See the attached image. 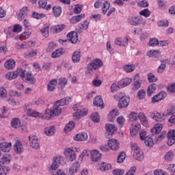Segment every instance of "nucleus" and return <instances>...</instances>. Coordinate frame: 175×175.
Here are the masks:
<instances>
[{
    "mask_svg": "<svg viewBox=\"0 0 175 175\" xmlns=\"http://www.w3.org/2000/svg\"><path fill=\"white\" fill-rule=\"evenodd\" d=\"M67 38L68 40H59V42H62V44H66L65 43H69V42H71L72 44L77 43L79 34L76 31H71L67 34Z\"/></svg>",
    "mask_w": 175,
    "mask_h": 175,
    "instance_id": "obj_4",
    "label": "nucleus"
},
{
    "mask_svg": "<svg viewBox=\"0 0 175 175\" xmlns=\"http://www.w3.org/2000/svg\"><path fill=\"white\" fill-rule=\"evenodd\" d=\"M103 65V62L100 59H94L88 64L87 69L89 72H92L99 69Z\"/></svg>",
    "mask_w": 175,
    "mask_h": 175,
    "instance_id": "obj_5",
    "label": "nucleus"
},
{
    "mask_svg": "<svg viewBox=\"0 0 175 175\" xmlns=\"http://www.w3.org/2000/svg\"><path fill=\"white\" fill-rule=\"evenodd\" d=\"M93 104L96 106V107H100V109H105V103H103V99L100 96H98L94 98Z\"/></svg>",
    "mask_w": 175,
    "mask_h": 175,
    "instance_id": "obj_22",
    "label": "nucleus"
},
{
    "mask_svg": "<svg viewBox=\"0 0 175 175\" xmlns=\"http://www.w3.org/2000/svg\"><path fill=\"white\" fill-rule=\"evenodd\" d=\"M27 12H28V7H23L18 15V20L23 21L25 17H27Z\"/></svg>",
    "mask_w": 175,
    "mask_h": 175,
    "instance_id": "obj_31",
    "label": "nucleus"
},
{
    "mask_svg": "<svg viewBox=\"0 0 175 175\" xmlns=\"http://www.w3.org/2000/svg\"><path fill=\"white\" fill-rule=\"evenodd\" d=\"M88 25H90V23L87 21H85L79 24V28L83 31H87V29H88Z\"/></svg>",
    "mask_w": 175,
    "mask_h": 175,
    "instance_id": "obj_59",
    "label": "nucleus"
},
{
    "mask_svg": "<svg viewBox=\"0 0 175 175\" xmlns=\"http://www.w3.org/2000/svg\"><path fill=\"white\" fill-rule=\"evenodd\" d=\"M109 8H110V3L107 1H105L103 3V6H102V10H103V14H106V13H107V11L109 10Z\"/></svg>",
    "mask_w": 175,
    "mask_h": 175,
    "instance_id": "obj_50",
    "label": "nucleus"
},
{
    "mask_svg": "<svg viewBox=\"0 0 175 175\" xmlns=\"http://www.w3.org/2000/svg\"><path fill=\"white\" fill-rule=\"evenodd\" d=\"M135 68V66L133 64H126L124 66V70L126 71V73H131V72H133Z\"/></svg>",
    "mask_w": 175,
    "mask_h": 175,
    "instance_id": "obj_47",
    "label": "nucleus"
},
{
    "mask_svg": "<svg viewBox=\"0 0 175 175\" xmlns=\"http://www.w3.org/2000/svg\"><path fill=\"white\" fill-rule=\"evenodd\" d=\"M155 90H157V84L152 83L150 84L147 90V95L148 96H151L154 92H155Z\"/></svg>",
    "mask_w": 175,
    "mask_h": 175,
    "instance_id": "obj_39",
    "label": "nucleus"
},
{
    "mask_svg": "<svg viewBox=\"0 0 175 175\" xmlns=\"http://www.w3.org/2000/svg\"><path fill=\"white\" fill-rule=\"evenodd\" d=\"M125 158H126V154L124 152H121L119 153V155L117 159L118 163H122L124 161H125Z\"/></svg>",
    "mask_w": 175,
    "mask_h": 175,
    "instance_id": "obj_45",
    "label": "nucleus"
},
{
    "mask_svg": "<svg viewBox=\"0 0 175 175\" xmlns=\"http://www.w3.org/2000/svg\"><path fill=\"white\" fill-rule=\"evenodd\" d=\"M158 44H159V41L155 38H152L148 43V45L151 47H155V46H158Z\"/></svg>",
    "mask_w": 175,
    "mask_h": 175,
    "instance_id": "obj_62",
    "label": "nucleus"
},
{
    "mask_svg": "<svg viewBox=\"0 0 175 175\" xmlns=\"http://www.w3.org/2000/svg\"><path fill=\"white\" fill-rule=\"evenodd\" d=\"M166 169L172 175H175V164H167L166 165Z\"/></svg>",
    "mask_w": 175,
    "mask_h": 175,
    "instance_id": "obj_53",
    "label": "nucleus"
},
{
    "mask_svg": "<svg viewBox=\"0 0 175 175\" xmlns=\"http://www.w3.org/2000/svg\"><path fill=\"white\" fill-rule=\"evenodd\" d=\"M167 146H173L175 143V130L172 129L170 130L167 135Z\"/></svg>",
    "mask_w": 175,
    "mask_h": 175,
    "instance_id": "obj_16",
    "label": "nucleus"
},
{
    "mask_svg": "<svg viewBox=\"0 0 175 175\" xmlns=\"http://www.w3.org/2000/svg\"><path fill=\"white\" fill-rule=\"evenodd\" d=\"M148 57L150 58H158L161 55V51L159 50H151L147 53Z\"/></svg>",
    "mask_w": 175,
    "mask_h": 175,
    "instance_id": "obj_37",
    "label": "nucleus"
},
{
    "mask_svg": "<svg viewBox=\"0 0 175 175\" xmlns=\"http://www.w3.org/2000/svg\"><path fill=\"white\" fill-rule=\"evenodd\" d=\"M16 66V61L13 59H10L7 60L4 64V67L5 69H8V70H10V69H14V68Z\"/></svg>",
    "mask_w": 175,
    "mask_h": 175,
    "instance_id": "obj_30",
    "label": "nucleus"
},
{
    "mask_svg": "<svg viewBox=\"0 0 175 175\" xmlns=\"http://www.w3.org/2000/svg\"><path fill=\"white\" fill-rule=\"evenodd\" d=\"M85 17V15L84 14H81L79 15L73 16L70 21L71 24H77V23H79V21H81L83 18Z\"/></svg>",
    "mask_w": 175,
    "mask_h": 175,
    "instance_id": "obj_29",
    "label": "nucleus"
},
{
    "mask_svg": "<svg viewBox=\"0 0 175 175\" xmlns=\"http://www.w3.org/2000/svg\"><path fill=\"white\" fill-rule=\"evenodd\" d=\"M79 152L80 151L79 148H77V147H71V148H66L64 149V156L68 161H70V162H73L75 159L77 158L76 152Z\"/></svg>",
    "mask_w": 175,
    "mask_h": 175,
    "instance_id": "obj_2",
    "label": "nucleus"
},
{
    "mask_svg": "<svg viewBox=\"0 0 175 175\" xmlns=\"http://www.w3.org/2000/svg\"><path fill=\"white\" fill-rule=\"evenodd\" d=\"M132 83V79L124 78L121 79L118 82V88H124V87H127Z\"/></svg>",
    "mask_w": 175,
    "mask_h": 175,
    "instance_id": "obj_21",
    "label": "nucleus"
},
{
    "mask_svg": "<svg viewBox=\"0 0 175 175\" xmlns=\"http://www.w3.org/2000/svg\"><path fill=\"white\" fill-rule=\"evenodd\" d=\"M10 172V167H1L0 166V175H6Z\"/></svg>",
    "mask_w": 175,
    "mask_h": 175,
    "instance_id": "obj_58",
    "label": "nucleus"
},
{
    "mask_svg": "<svg viewBox=\"0 0 175 175\" xmlns=\"http://www.w3.org/2000/svg\"><path fill=\"white\" fill-rule=\"evenodd\" d=\"M96 168L97 170H100V172H107L108 170H111V169H113V165L109 163L103 162L98 163Z\"/></svg>",
    "mask_w": 175,
    "mask_h": 175,
    "instance_id": "obj_14",
    "label": "nucleus"
},
{
    "mask_svg": "<svg viewBox=\"0 0 175 175\" xmlns=\"http://www.w3.org/2000/svg\"><path fill=\"white\" fill-rule=\"evenodd\" d=\"M131 150L133 151V158L137 161H143L144 159V155L143 151L140 150V148L137 146L136 144H131Z\"/></svg>",
    "mask_w": 175,
    "mask_h": 175,
    "instance_id": "obj_3",
    "label": "nucleus"
},
{
    "mask_svg": "<svg viewBox=\"0 0 175 175\" xmlns=\"http://www.w3.org/2000/svg\"><path fill=\"white\" fill-rule=\"evenodd\" d=\"M174 157V153H173V152H172V151H169L165 154V155L164 157V159L167 162H170V161H172V159H173Z\"/></svg>",
    "mask_w": 175,
    "mask_h": 175,
    "instance_id": "obj_48",
    "label": "nucleus"
},
{
    "mask_svg": "<svg viewBox=\"0 0 175 175\" xmlns=\"http://www.w3.org/2000/svg\"><path fill=\"white\" fill-rule=\"evenodd\" d=\"M55 133V126L47 127V128H45L44 129V133L47 136H52V135Z\"/></svg>",
    "mask_w": 175,
    "mask_h": 175,
    "instance_id": "obj_43",
    "label": "nucleus"
},
{
    "mask_svg": "<svg viewBox=\"0 0 175 175\" xmlns=\"http://www.w3.org/2000/svg\"><path fill=\"white\" fill-rule=\"evenodd\" d=\"M138 118L143 125V126H145L147 128L148 126V120H147V117H146V115H144L143 113L140 112L138 115Z\"/></svg>",
    "mask_w": 175,
    "mask_h": 175,
    "instance_id": "obj_28",
    "label": "nucleus"
},
{
    "mask_svg": "<svg viewBox=\"0 0 175 175\" xmlns=\"http://www.w3.org/2000/svg\"><path fill=\"white\" fill-rule=\"evenodd\" d=\"M105 129L107 132H109V135H114L117 132V126L114 124H107Z\"/></svg>",
    "mask_w": 175,
    "mask_h": 175,
    "instance_id": "obj_32",
    "label": "nucleus"
},
{
    "mask_svg": "<svg viewBox=\"0 0 175 175\" xmlns=\"http://www.w3.org/2000/svg\"><path fill=\"white\" fill-rule=\"evenodd\" d=\"M88 139V134L87 133H79L73 137L75 142H85Z\"/></svg>",
    "mask_w": 175,
    "mask_h": 175,
    "instance_id": "obj_18",
    "label": "nucleus"
},
{
    "mask_svg": "<svg viewBox=\"0 0 175 175\" xmlns=\"http://www.w3.org/2000/svg\"><path fill=\"white\" fill-rule=\"evenodd\" d=\"M140 128H142V125H140V123L132 124L130 126L131 136L132 137H135V136H137L139 131H140Z\"/></svg>",
    "mask_w": 175,
    "mask_h": 175,
    "instance_id": "obj_9",
    "label": "nucleus"
},
{
    "mask_svg": "<svg viewBox=\"0 0 175 175\" xmlns=\"http://www.w3.org/2000/svg\"><path fill=\"white\" fill-rule=\"evenodd\" d=\"M88 114V111L84 110H78L75 113H73L74 120H80L82 117H85Z\"/></svg>",
    "mask_w": 175,
    "mask_h": 175,
    "instance_id": "obj_23",
    "label": "nucleus"
},
{
    "mask_svg": "<svg viewBox=\"0 0 175 175\" xmlns=\"http://www.w3.org/2000/svg\"><path fill=\"white\" fill-rule=\"evenodd\" d=\"M57 84H58V81L56 79H52L49 81L47 85V91L49 92H53L54 90H55V87H57Z\"/></svg>",
    "mask_w": 175,
    "mask_h": 175,
    "instance_id": "obj_33",
    "label": "nucleus"
},
{
    "mask_svg": "<svg viewBox=\"0 0 175 175\" xmlns=\"http://www.w3.org/2000/svg\"><path fill=\"white\" fill-rule=\"evenodd\" d=\"M80 170V163L75 162L68 170V175H73Z\"/></svg>",
    "mask_w": 175,
    "mask_h": 175,
    "instance_id": "obj_19",
    "label": "nucleus"
},
{
    "mask_svg": "<svg viewBox=\"0 0 175 175\" xmlns=\"http://www.w3.org/2000/svg\"><path fill=\"white\" fill-rule=\"evenodd\" d=\"M11 126L12 128H15L16 129L17 128H20V126H21V122L20 121V119L17 118H13L11 122Z\"/></svg>",
    "mask_w": 175,
    "mask_h": 175,
    "instance_id": "obj_41",
    "label": "nucleus"
},
{
    "mask_svg": "<svg viewBox=\"0 0 175 175\" xmlns=\"http://www.w3.org/2000/svg\"><path fill=\"white\" fill-rule=\"evenodd\" d=\"M32 17H33V18H36L37 20H40V18H44V17H46V15L42 13L33 12Z\"/></svg>",
    "mask_w": 175,
    "mask_h": 175,
    "instance_id": "obj_60",
    "label": "nucleus"
},
{
    "mask_svg": "<svg viewBox=\"0 0 175 175\" xmlns=\"http://www.w3.org/2000/svg\"><path fill=\"white\" fill-rule=\"evenodd\" d=\"M63 54H65V51L64 49L60 48L58 49H56L55 51H53L51 54L52 58H58V57H61Z\"/></svg>",
    "mask_w": 175,
    "mask_h": 175,
    "instance_id": "obj_36",
    "label": "nucleus"
},
{
    "mask_svg": "<svg viewBox=\"0 0 175 175\" xmlns=\"http://www.w3.org/2000/svg\"><path fill=\"white\" fill-rule=\"evenodd\" d=\"M0 150L3 152H9L12 150V143L2 142L0 143Z\"/></svg>",
    "mask_w": 175,
    "mask_h": 175,
    "instance_id": "obj_25",
    "label": "nucleus"
},
{
    "mask_svg": "<svg viewBox=\"0 0 175 175\" xmlns=\"http://www.w3.org/2000/svg\"><path fill=\"white\" fill-rule=\"evenodd\" d=\"M66 84H68L66 78H59L58 85H60L61 88H64Z\"/></svg>",
    "mask_w": 175,
    "mask_h": 175,
    "instance_id": "obj_61",
    "label": "nucleus"
},
{
    "mask_svg": "<svg viewBox=\"0 0 175 175\" xmlns=\"http://www.w3.org/2000/svg\"><path fill=\"white\" fill-rule=\"evenodd\" d=\"M29 144L32 148H35L38 150L40 147L39 139H38V137L31 135L29 137Z\"/></svg>",
    "mask_w": 175,
    "mask_h": 175,
    "instance_id": "obj_17",
    "label": "nucleus"
},
{
    "mask_svg": "<svg viewBox=\"0 0 175 175\" xmlns=\"http://www.w3.org/2000/svg\"><path fill=\"white\" fill-rule=\"evenodd\" d=\"M19 72L18 71H11L8 72L5 74V79L7 80H14V79H17L18 77Z\"/></svg>",
    "mask_w": 175,
    "mask_h": 175,
    "instance_id": "obj_27",
    "label": "nucleus"
},
{
    "mask_svg": "<svg viewBox=\"0 0 175 175\" xmlns=\"http://www.w3.org/2000/svg\"><path fill=\"white\" fill-rule=\"evenodd\" d=\"M10 162H12V154L5 153L1 158L0 166L1 167H9V166L5 165H9Z\"/></svg>",
    "mask_w": 175,
    "mask_h": 175,
    "instance_id": "obj_7",
    "label": "nucleus"
},
{
    "mask_svg": "<svg viewBox=\"0 0 175 175\" xmlns=\"http://www.w3.org/2000/svg\"><path fill=\"white\" fill-rule=\"evenodd\" d=\"M108 147L110 148V150H112L113 151H117L120 148V142L116 139H111L108 140L107 142Z\"/></svg>",
    "mask_w": 175,
    "mask_h": 175,
    "instance_id": "obj_12",
    "label": "nucleus"
},
{
    "mask_svg": "<svg viewBox=\"0 0 175 175\" xmlns=\"http://www.w3.org/2000/svg\"><path fill=\"white\" fill-rule=\"evenodd\" d=\"M75 128V123L73 122H69L68 124L64 128L66 132H70Z\"/></svg>",
    "mask_w": 175,
    "mask_h": 175,
    "instance_id": "obj_57",
    "label": "nucleus"
},
{
    "mask_svg": "<svg viewBox=\"0 0 175 175\" xmlns=\"http://www.w3.org/2000/svg\"><path fill=\"white\" fill-rule=\"evenodd\" d=\"M145 144L148 147H152L154 146V141L151 137H146L145 139Z\"/></svg>",
    "mask_w": 175,
    "mask_h": 175,
    "instance_id": "obj_51",
    "label": "nucleus"
},
{
    "mask_svg": "<svg viewBox=\"0 0 175 175\" xmlns=\"http://www.w3.org/2000/svg\"><path fill=\"white\" fill-rule=\"evenodd\" d=\"M40 32L44 38H49V26H44L40 29Z\"/></svg>",
    "mask_w": 175,
    "mask_h": 175,
    "instance_id": "obj_54",
    "label": "nucleus"
},
{
    "mask_svg": "<svg viewBox=\"0 0 175 175\" xmlns=\"http://www.w3.org/2000/svg\"><path fill=\"white\" fill-rule=\"evenodd\" d=\"M80 58H81V55L80 51H75L72 56V61L73 64H78V62H80Z\"/></svg>",
    "mask_w": 175,
    "mask_h": 175,
    "instance_id": "obj_35",
    "label": "nucleus"
},
{
    "mask_svg": "<svg viewBox=\"0 0 175 175\" xmlns=\"http://www.w3.org/2000/svg\"><path fill=\"white\" fill-rule=\"evenodd\" d=\"M151 14V12H150V10L146 8V9H144L142 11L139 12V16H143L144 17H150Z\"/></svg>",
    "mask_w": 175,
    "mask_h": 175,
    "instance_id": "obj_55",
    "label": "nucleus"
},
{
    "mask_svg": "<svg viewBox=\"0 0 175 175\" xmlns=\"http://www.w3.org/2000/svg\"><path fill=\"white\" fill-rule=\"evenodd\" d=\"M62 161V157L58 156L54 158L53 162L52 163V165H51V170H57L58 167H59V163H61V161Z\"/></svg>",
    "mask_w": 175,
    "mask_h": 175,
    "instance_id": "obj_24",
    "label": "nucleus"
},
{
    "mask_svg": "<svg viewBox=\"0 0 175 175\" xmlns=\"http://www.w3.org/2000/svg\"><path fill=\"white\" fill-rule=\"evenodd\" d=\"M90 157L92 162H98L102 158V154L98 150H93L90 151Z\"/></svg>",
    "mask_w": 175,
    "mask_h": 175,
    "instance_id": "obj_13",
    "label": "nucleus"
},
{
    "mask_svg": "<svg viewBox=\"0 0 175 175\" xmlns=\"http://www.w3.org/2000/svg\"><path fill=\"white\" fill-rule=\"evenodd\" d=\"M53 12L55 17H59L61 13H62V8L56 5L53 8Z\"/></svg>",
    "mask_w": 175,
    "mask_h": 175,
    "instance_id": "obj_42",
    "label": "nucleus"
},
{
    "mask_svg": "<svg viewBox=\"0 0 175 175\" xmlns=\"http://www.w3.org/2000/svg\"><path fill=\"white\" fill-rule=\"evenodd\" d=\"M117 116H120V112L118 110H111L108 115L109 121H113Z\"/></svg>",
    "mask_w": 175,
    "mask_h": 175,
    "instance_id": "obj_40",
    "label": "nucleus"
},
{
    "mask_svg": "<svg viewBox=\"0 0 175 175\" xmlns=\"http://www.w3.org/2000/svg\"><path fill=\"white\" fill-rule=\"evenodd\" d=\"M162 129H163V125L161 123H157L154 124V127L150 130L152 135H158Z\"/></svg>",
    "mask_w": 175,
    "mask_h": 175,
    "instance_id": "obj_26",
    "label": "nucleus"
},
{
    "mask_svg": "<svg viewBox=\"0 0 175 175\" xmlns=\"http://www.w3.org/2000/svg\"><path fill=\"white\" fill-rule=\"evenodd\" d=\"M44 111V115L42 118H46V120H50V118L61 114V111L59 110H46Z\"/></svg>",
    "mask_w": 175,
    "mask_h": 175,
    "instance_id": "obj_8",
    "label": "nucleus"
},
{
    "mask_svg": "<svg viewBox=\"0 0 175 175\" xmlns=\"http://www.w3.org/2000/svg\"><path fill=\"white\" fill-rule=\"evenodd\" d=\"M90 118L93 122L98 123L100 122V116H99V113L96 112L92 113Z\"/></svg>",
    "mask_w": 175,
    "mask_h": 175,
    "instance_id": "obj_44",
    "label": "nucleus"
},
{
    "mask_svg": "<svg viewBox=\"0 0 175 175\" xmlns=\"http://www.w3.org/2000/svg\"><path fill=\"white\" fill-rule=\"evenodd\" d=\"M23 80H25L27 83H29V84H35V78L31 72H27Z\"/></svg>",
    "mask_w": 175,
    "mask_h": 175,
    "instance_id": "obj_38",
    "label": "nucleus"
},
{
    "mask_svg": "<svg viewBox=\"0 0 175 175\" xmlns=\"http://www.w3.org/2000/svg\"><path fill=\"white\" fill-rule=\"evenodd\" d=\"M148 80L149 83H154L155 81H157L158 79L157 77H155V75H154V74L149 73L148 75Z\"/></svg>",
    "mask_w": 175,
    "mask_h": 175,
    "instance_id": "obj_64",
    "label": "nucleus"
},
{
    "mask_svg": "<svg viewBox=\"0 0 175 175\" xmlns=\"http://www.w3.org/2000/svg\"><path fill=\"white\" fill-rule=\"evenodd\" d=\"M137 6H139V8H148L149 3L147 0H142L137 3Z\"/></svg>",
    "mask_w": 175,
    "mask_h": 175,
    "instance_id": "obj_63",
    "label": "nucleus"
},
{
    "mask_svg": "<svg viewBox=\"0 0 175 175\" xmlns=\"http://www.w3.org/2000/svg\"><path fill=\"white\" fill-rule=\"evenodd\" d=\"M114 98L115 99H119V102L118 103L119 109H125V107H128V105L131 102L129 97L124 96L123 92L116 94L114 96Z\"/></svg>",
    "mask_w": 175,
    "mask_h": 175,
    "instance_id": "obj_1",
    "label": "nucleus"
},
{
    "mask_svg": "<svg viewBox=\"0 0 175 175\" xmlns=\"http://www.w3.org/2000/svg\"><path fill=\"white\" fill-rule=\"evenodd\" d=\"M150 117H152V119L154 120V121L162 122L163 120H166L167 114L165 115V113H163L154 112L150 114Z\"/></svg>",
    "mask_w": 175,
    "mask_h": 175,
    "instance_id": "obj_11",
    "label": "nucleus"
},
{
    "mask_svg": "<svg viewBox=\"0 0 175 175\" xmlns=\"http://www.w3.org/2000/svg\"><path fill=\"white\" fill-rule=\"evenodd\" d=\"M166 96H167V94H166V92H160L159 94L154 95L152 98V103H157V102L163 100V99H165Z\"/></svg>",
    "mask_w": 175,
    "mask_h": 175,
    "instance_id": "obj_15",
    "label": "nucleus"
},
{
    "mask_svg": "<svg viewBox=\"0 0 175 175\" xmlns=\"http://www.w3.org/2000/svg\"><path fill=\"white\" fill-rule=\"evenodd\" d=\"M129 40V39H128V38H126L125 40L123 41L121 38H118L115 40V44L118 46H122L123 47H125L126 46H128Z\"/></svg>",
    "mask_w": 175,
    "mask_h": 175,
    "instance_id": "obj_34",
    "label": "nucleus"
},
{
    "mask_svg": "<svg viewBox=\"0 0 175 175\" xmlns=\"http://www.w3.org/2000/svg\"><path fill=\"white\" fill-rule=\"evenodd\" d=\"M21 31H23V26L19 24H16L14 25L12 32H14L15 33H20Z\"/></svg>",
    "mask_w": 175,
    "mask_h": 175,
    "instance_id": "obj_52",
    "label": "nucleus"
},
{
    "mask_svg": "<svg viewBox=\"0 0 175 175\" xmlns=\"http://www.w3.org/2000/svg\"><path fill=\"white\" fill-rule=\"evenodd\" d=\"M166 61L167 60L163 59V61H161V64L157 68L158 73H163L165 69H166V64H165Z\"/></svg>",
    "mask_w": 175,
    "mask_h": 175,
    "instance_id": "obj_46",
    "label": "nucleus"
},
{
    "mask_svg": "<svg viewBox=\"0 0 175 175\" xmlns=\"http://www.w3.org/2000/svg\"><path fill=\"white\" fill-rule=\"evenodd\" d=\"M70 100V98H66L57 100L53 105V110H62V107H64V106L69 104Z\"/></svg>",
    "mask_w": 175,
    "mask_h": 175,
    "instance_id": "obj_6",
    "label": "nucleus"
},
{
    "mask_svg": "<svg viewBox=\"0 0 175 175\" xmlns=\"http://www.w3.org/2000/svg\"><path fill=\"white\" fill-rule=\"evenodd\" d=\"M137 117H139V115H137L135 112H131L129 115V120L131 121V122H133V121H136L137 120Z\"/></svg>",
    "mask_w": 175,
    "mask_h": 175,
    "instance_id": "obj_56",
    "label": "nucleus"
},
{
    "mask_svg": "<svg viewBox=\"0 0 175 175\" xmlns=\"http://www.w3.org/2000/svg\"><path fill=\"white\" fill-rule=\"evenodd\" d=\"M146 90H139L137 94V97L139 100H142V99H144L146 98Z\"/></svg>",
    "mask_w": 175,
    "mask_h": 175,
    "instance_id": "obj_49",
    "label": "nucleus"
},
{
    "mask_svg": "<svg viewBox=\"0 0 175 175\" xmlns=\"http://www.w3.org/2000/svg\"><path fill=\"white\" fill-rule=\"evenodd\" d=\"M128 23L130 25L137 27V25H140V23H142V16H130L128 18Z\"/></svg>",
    "mask_w": 175,
    "mask_h": 175,
    "instance_id": "obj_10",
    "label": "nucleus"
},
{
    "mask_svg": "<svg viewBox=\"0 0 175 175\" xmlns=\"http://www.w3.org/2000/svg\"><path fill=\"white\" fill-rule=\"evenodd\" d=\"M14 150L16 154H22L24 151V146H23V143L19 140H17L14 144Z\"/></svg>",
    "mask_w": 175,
    "mask_h": 175,
    "instance_id": "obj_20",
    "label": "nucleus"
}]
</instances>
